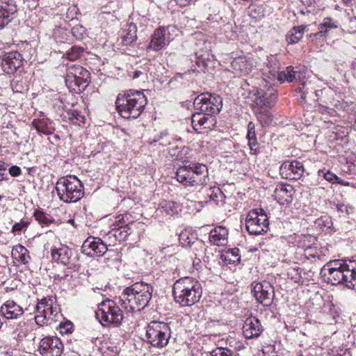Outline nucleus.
Here are the masks:
<instances>
[{"instance_id":"obj_15","label":"nucleus","mask_w":356,"mask_h":356,"mask_svg":"<svg viewBox=\"0 0 356 356\" xmlns=\"http://www.w3.org/2000/svg\"><path fill=\"white\" fill-rule=\"evenodd\" d=\"M38 350L43 356H60L63 344L57 337H47L40 341Z\"/></svg>"},{"instance_id":"obj_14","label":"nucleus","mask_w":356,"mask_h":356,"mask_svg":"<svg viewBox=\"0 0 356 356\" xmlns=\"http://www.w3.org/2000/svg\"><path fill=\"white\" fill-rule=\"evenodd\" d=\"M252 292L258 302L264 307H270L275 296L274 287L267 281L257 282L253 285Z\"/></svg>"},{"instance_id":"obj_61","label":"nucleus","mask_w":356,"mask_h":356,"mask_svg":"<svg viewBox=\"0 0 356 356\" xmlns=\"http://www.w3.org/2000/svg\"><path fill=\"white\" fill-rule=\"evenodd\" d=\"M8 174L0 172V181H4V180H8Z\"/></svg>"},{"instance_id":"obj_2","label":"nucleus","mask_w":356,"mask_h":356,"mask_svg":"<svg viewBox=\"0 0 356 356\" xmlns=\"http://www.w3.org/2000/svg\"><path fill=\"white\" fill-rule=\"evenodd\" d=\"M153 286L144 282H136L125 288L119 298V303L127 312H140L152 299Z\"/></svg>"},{"instance_id":"obj_20","label":"nucleus","mask_w":356,"mask_h":356,"mask_svg":"<svg viewBox=\"0 0 356 356\" xmlns=\"http://www.w3.org/2000/svg\"><path fill=\"white\" fill-rule=\"evenodd\" d=\"M23 63V58L18 51H10L1 58V65L4 72L13 74Z\"/></svg>"},{"instance_id":"obj_19","label":"nucleus","mask_w":356,"mask_h":356,"mask_svg":"<svg viewBox=\"0 0 356 356\" xmlns=\"http://www.w3.org/2000/svg\"><path fill=\"white\" fill-rule=\"evenodd\" d=\"M334 92L330 88L314 90V101L318 102L320 111L327 113L333 111L330 106L334 104Z\"/></svg>"},{"instance_id":"obj_60","label":"nucleus","mask_w":356,"mask_h":356,"mask_svg":"<svg viewBox=\"0 0 356 356\" xmlns=\"http://www.w3.org/2000/svg\"><path fill=\"white\" fill-rule=\"evenodd\" d=\"M247 138L250 139L257 138L255 131H248Z\"/></svg>"},{"instance_id":"obj_11","label":"nucleus","mask_w":356,"mask_h":356,"mask_svg":"<svg viewBox=\"0 0 356 356\" xmlns=\"http://www.w3.org/2000/svg\"><path fill=\"white\" fill-rule=\"evenodd\" d=\"M268 225V218L263 209H253L246 217L245 227L250 234H261L267 232Z\"/></svg>"},{"instance_id":"obj_1","label":"nucleus","mask_w":356,"mask_h":356,"mask_svg":"<svg viewBox=\"0 0 356 356\" xmlns=\"http://www.w3.org/2000/svg\"><path fill=\"white\" fill-rule=\"evenodd\" d=\"M321 273L332 285H342L356 289V261L348 258L331 260L321 268Z\"/></svg>"},{"instance_id":"obj_12","label":"nucleus","mask_w":356,"mask_h":356,"mask_svg":"<svg viewBox=\"0 0 356 356\" xmlns=\"http://www.w3.org/2000/svg\"><path fill=\"white\" fill-rule=\"evenodd\" d=\"M52 259L63 266H67V270L78 271L80 265L75 264L72 259V251L65 245L60 244L58 246H54L51 250Z\"/></svg>"},{"instance_id":"obj_62","label":"nucleus","mask_w":356,"mask_h":356,"mask_svg":"<svg viewBox=\"0 0 356 356\" xmlns=\"http://www.w3.org/2000/svg\"><path fill=\"white\" fill-rule=\"evenodd\" d=\"M254 127V124L252 122H250L248 125V131H255Z\"/></svg>"},{"instance_id":"obj_58","label":"nucleus","mask_w":356,"mask_h":356,"mask_svg":"<svg viewBox=\"0 0 356 356\" xmlns=\"http://www.w3.org/2000/svg\"><path fill=\"white\" fill-rule=\"evenodd\" d=\"M337 209L341 213H348V207L344 204H339L337 205Z\"/></svg>"},{"instance_id":"obj_32","label":"nucleus","mask_w":356,"mask_h":356,"mask_svg":"<svg viewBox=\"0 0 356 356\" xmlns=\"http://www.w3.org/2000/svg\"><path fill=\"white\" fill-rule=\"evenodd\" d=\"M191 150L188 147L171 148L169 151L170 154L174 157V160L180 161L183 163L189 162L190 153Z\"/></svg>"},{"instance_id":"obj_38","label":"nucleus","mask_w":356,"mask_h":356,"mask_svg":"<svg viewBox=\"0 0 356 356\" xmlns=\"http://www.w3.org/2000/svg\"><path fill=\"white\" fill-rule=\"evenodd\" d=\"M254 112L257 115V120L260 122L262 127H267L273 122V115L269 111L266 109V108H254Z\"/></svg>"},{"instance_id":"obj_16","label":"nucleus","mask_w":356,"mask_h":356,"mask_svg":"<svg viewBox=\"0 0 356 356\" xmlns=\"http://www.w3.org/2000/svg\"><path fill=\"white\" fill-rule=\"evenodd\" d=\"M108 251L107 245L99 238L88 237L81 246V252L89 257H102Z\"/></svg>"},{"instance_id":"obj_44","label":"nucleus","mask_w":356,"mask_h":356,"mask_svg":"<svg viewBox=\"0 0 356 356\" xmlns=\"http://www.w3.org/2000/svg\"><path fill=\"white\" fill-rule=\"evenodd\" d=\"M84 51L85 49L83 47L74 45L65 53V56L68 60L73 61L80 58L83 55Z\"/></svg>"},{"instance_id":"obj_36","label":"nucleus","mask_w":356,"mask_h":356,"mask_svg":"<svg viewBox=\"0 0 356 356\" xmlns=\"http://www.w3.org/2000/svg\"><path fill=\"white\" fill-rule=\"evenodd\" d=\"M207 196L216 204L222 205L225 202V195L219 187L213 186L207 189Z\"/></svg>"},{"instance_id":"obj_23","label":"nucleus","mask_w":356,"mask_h":356,"mask_svg":"<svg viewBox=\"0 0 356 356\" xmlns=\"http://www.w3.org/2000/svg\"><path fill=\"white\" fill-rule=\"evenodd\" d=\"M254 96V102L257 106L256 108H270L277 100V95L272 90L257 89Z\"/></svg>"},{"instance_id":"obj_25","label":"nucleus","mask_w":356,"mask_h":356,"mask_svg":"<svg viewBox=\"0 0 356 356\" xmlns=\"http://www.w3.org/2000/svg\"><path fill=\"white\" fill-rule=\"evenodd\" d=\"M17 10V6L13 0L0 1V29L11 21Z\"/></svg>"},{"instance_id":"obj_42","label":"nucleus","mask_w":356,"mask_h":356,"mask_svg":"<svg viewBox=\"0 0 356 356\" xmlns=\"http://www.w3.org/2000/svg\"><path fill=\"white\" fill-rule=\"evenodd\" d=\"M297 90L301 93V99L304 102H306L307 99L314 100L315 90H314V88L311 87L310 82L302 83V86L298 88Z\"/></svg>"},{"instance_id":"obj_24","label":"nucleus","mask_w":356,"mask_h":356,"mask_svg":"<svg viewBox=\"0 0 356 356\" xmlns=\"http://www.w3.org/2000/svg\"><path fill=\"white\" fill-rule=\"evenodd\" d=\"M172 28L173 26H168V27L159 26L156 29L151 36V41L147 45V49L154 51H159L163 49L166 45V31Z\"/></svg>"},{"instance_id":"obj_46","label":"nucleus","mask_w":356,"mask_h":356,"mask_svg":"<svg viewBox=\"0 0 356 356\" xmlns=\"http://www.w3.org/2000/svg\"><path fill=\"white\" fill-rule=\"evenodd\" d=\"M239 250L238 248L230 249L224 255V259L229 261L230 263H236L240 261Z\"/></svg>"},{"instance_id":"obj_27","label":"nucleus","mask_w":356,"mask_h":356,"mask_svg":"<svg viewBox=\"0 0 356 356\" xmlns=\"http://www.w3.org/2000/svg\"><path fill=\"white\" fill-rule=\"evenodd\" d=\"M32 126L39 134L49 136L53 134L55 131L54 122L47 118L33 119Z\"/></svg>"},{"instance_id":"obj_63","label":"nucleus","mask_w":356,"mask_h":356,"mask_svg":"<svg viewBox=\"0 0 356 356\" xmlns=\"http://www.w3.org/2000/svg\"><path fill=\"white\" fill-rule=\"evenodd\" d=\"M337 184H341L342 186H349V183L348 181H346L344 180H342L339 178V181H337Z\"/></svg>"},{"instance_id":"obj_47","label":"nucleus","mask_w":356,"mask_h":356,"mask_svg":"<svg viewBox=\"0 0 356 356\" xmlns=\"http://www.w3.org/2000/svg\"><path fill=\"white\" fill-rule=\"evenodd\" d=\"M318 175L323 177L325 179L332 184H337L339 180V177L330 170L325 171V170H320Z\"/></svg>"},{"instance_id":"obj_41","label":"nucleus","mask_w":356,"mask_h":356,"mask_svg":"<svg viewBox=\"0 0 356 356\" xmlns=\"http://www.w3.org/2000/svg\"><path fill=\"white\" fill-rule=\"evenodd\" d=\"M248 15L250 17L255 19H261L266 15L265 7L264 5L252 4L248 7Z\"/></svg>"},{"instance_id":"obj_5","label":"nucleus","mask_w":356,"mask_h":356,"mask_svg":"<svg viewBox=\"0 0 356 356\" xmlns=\"http://www.w3.org/2000/svg\"><path fill=\"white\" fill-rule=\"evenodd\" d=\"M56 191L64 202H76L84 194L82 182L74 175L62 177L56 184Z\"/></svg>"},{"instance_id":"obj_28","label":"nucleus","mask_w":356,"mask_h":356,"mask_svg":"<svg viewBox=\"0 0 356 356\" xmlns=\"http://www.w3.org/2000/svg\"><path fill=\"white\" fill-rule=\"evenodd\" d=\"M273 196L280 204H289L292 201L293 187L291 185H278Z\"/></svg>"},{"instance_id":"obj_64","label":"nucleus","mask_w":356,"mask_h":356,"mask_svg":"<svg viewBox=\"0 0 356 356\" xmlns=\"http://www.w3.org/2000/svg\"><path fill=\"white\" fill-rule=\"evenodd\" d=\"M353 74L355 76H356V60L353 63Z\"/></svg>"},{"instance_id":"obj_18","label":"nucleus","mask_w":356,"mask_h":356,"mask_svg":"<svg viewBox=\"0 0 356 356\" xmlns=\"http://www.w3.org/2000/svg\"><path fill=\"white\" fill-rule=\"evenodd\" d=\"M304 171L303 164L297 160L285 161L280 167V172L282 177L289 179H300Z\"/></svg>"},{"instance_id":"obj_30","label":"nucleus","mask_w":356,"mask_h":356,"mask_svg":"<svg viewBox=\"0 0 356 356\" xmlns=\"http://www.w3.org/2000/svg\"><path fill=\"white\" fill-rule=\"evenodd\" d=\"M1 312L7 319L18 318L23 314L22 308L13 300H7L1 307Z\"/></svg>"},{"instance_id":"obj_53","label":"nucleus","mask_w":356,"mask_h":356,"mask_svg":"<svg viewBox=\"0 0 356 356\" xmlns=\"http://www.w3.org/2000/svg\"><path fill=\"white\" fill-rule=\"evenodd\" d=\"M28 225H29V223L27 222H24V221H20L19 222H16L13 226L12 232L13 233H19L24 228H26L28 227Z\"/></svg>"},{"instance_id":"obj_45","label":"nucleus","mask_w":356,"mask_h":356,"mask_svg":"<svg viewBox=\"0 0 356 356\" xmlns=\"http://www.w3.org/2000/svg\"><path fill=\"white\" fill-rule=\"evenodd\" d=\"M211 356H237L233 350L228 348L218 347L210 352Z\"/></svg>"},{"instance_id":"obj_49","label":"nucleus","mask_w":356,"mask_h":356,"mask_svg":"<svg viewBox=\"0 0 356 356\" xmlns=\"http://www.w3.org/2000/svg\"><path fill=\"white\" fill-rule=\"evenodd\" d=\"M72 34L77 40H81L86 34V29L81 25H76L72 29Z\"/></svg>"},{"instance_id":"obj_55","label":"nucleus","mask_w":356,"mask_h":356,"mask_svg":"<svg viewBox=\"0 0 356 356\" xmlns=\"http://www.w3.org/2000/svg\"><path fill=\"white\" fill-rule=\"evenodd\" d=\"M9 174L12 177H18L22 174L21 168L17 165H12L9 169Z\"/></svg>"},{"instance_id":"obj_6","label":"nucleus","mask_w":356,"mask_h":356,"mask_svg":"<svg viewBox=\"0 0 356 356\" xmlns=\"http://www.w3.org/2000/svg\"><path fill=\"white\" fill-rule=\"evenodd\" d=\"M280 63L275 56L270 55L267 57L264 66L261 68L264 79L268 82L278 81L280 83L287 81L291 83L296 79V73L293 66L286 67L283 71H280Z\"/></svg>"},{"instance_id":"obj_50","label":"nucleus","mask_w":356,"mask_h":356,"mask_svg":"<svg viewBox=\"0 0 356 356\" xmlns=\"http://www.w3.org/2000/svg\"><path fill=\"white\" fill-rule=\"evenodd\" d=\"M222 30L228 40H233L236 37V31H233V27L231 24L227 23L225 24L223 26Z\"/></svg>"},{"instance_id":"obj_9","label":"nucleus","mask_w":356,"mask_h":356,"mask_svg":"<svg viewBox=\"0 0 356 356\" xmlns=\"http://www.w3.org/2000/svg\"><path fill=\"white\" fill-rule=\"evenodd\" d=\"M193 105L195 110L206 112L216 116L222 109V99L219 95L204 92L195 98Z\"/></svg>"},{"instance_id":"obj_26","label":"nucleus","mask_w":356,"mask_h":356,"mask_svg":"<svg viewBox=\"0 0 356 356\" xmlns=\"http://www.w3.org/2000/svg\"><path fill=\"white\" fill-rule=\"evenodd\" d=\"M189 166L193 174L195 186L207 184L209 179L207 166L200 163H191Z\"/></svg>"},{"instance_id":"obj_21","label":"nucleus","mask_w":356,"mask_h":356,"mask_svg":"<svg viewBox=\"0 0 356 356\" xmlns=\"http://www.w3.org/2000/svg\"><path fill=\"white\" fill-rule=\"evenodd\" d=\"M231 65L235 72L240 76L249 74L256 66L254 59L247 56H240L235 58Z\"/></svg>"},{"instance_id":"obj_29","label":"nucleus","mask_w":356,"mask_h":356,"mask_svg":"<svg viewBox=\"0 0 356 356\" xmlns=\"http://www.w3.org/2000/svg\"><path fill=\"white\" fill-rule=\"evenodd\" d=\"M209 241L217 246L227 245L228 242V230L227 228L218 226L211 229L209 233Z\"/></svg>"},{"instance_id":"obj_52","label":"nucleus","mask_w":356,"mask_h":356,"mask_svg":"<svg viewBox=\"0 0 356 356\" xmlns=\"http://www.w3.org/2000/svg\"><path fill=\"white\" fill-rule=\"evenodd\" d=\"M142 77L143 79L147 78V70L145 67H141L140 70H136L133 72L132 78L134 79Z\"/></svg>"},{"instance_id":"obj_3","label":"nucleus","mask_w":356,"mask_h":356,"mask_svg":"<svg viewBox=\"0 0 356 356\" xmlns=\"http://www.w3.org/2000/svg\"><path fill=\"white\" fill-rule=\"evenodd\" d=\"M147 104V99L143 92L135 90L119 93L115 100L118 113L127 120L138 118L143 112Z\"/></svg>"},{"instance_id":"obj_10","label":"nucleus","mask_w":356,"mask_h":356,"mask_svg":"<svg viewBox=\"0 0 356 356\" xmlns=\"http://www.w3.org/2000/svg\"><path fill=\"white\" fill-rule=\"evenodd\" d=\"M90 72L81 65H70L67 67L65 76L66 86L74 90H84L90 81Z\"/></svg>"},{"instance_id":"obj_57","label":"nucleus","mask_w":356,"mask_h":356,"mask_svg":"<svg viewBox=\"0 0 356 356\" xmlns=\"http://www.w3.org/2000/svg\"><path fill=\"white\" fill-rule=\"evenodd\" d=\"M180 241H184L187 243V245H191L193 242L189 239L188 236L186 233H181L179 238Z\"/></svg>"},{"instance_id":"obj_48","label":"nucleus","mask_w":356,"mask_h":356,"mask_svg":"<svg viewBox=\"0 0 356 356\" xmlns=\"http://www.w3.org/2000/svg\"><path fill=\"white\" fill-rule=\"evenodd\" d=\"M162 209H163L167 214L172 215L177 212V203L172 201L164 202L161 204Z\"/></svg>"},{"instance_id":"obj_54","label":"nucleus","mask_w":356,"mask_h":356,"mask_svg":"<svg viewBox=\"0 0 356 356\" xmlns=\"http://www.w3.org/2000/svg\"><path fill=\"white\" fill-rule=\"evenodd\" d=\"M248 145L250 146V151L252 154H257L259 153L257 138L250 139L248 140Z\"/></svg>"},{"instance_id":"obj_17","label":"nucleus","mask_w":356,"mask_h":356,"mask_svg":"<svg viewBox=\"0 0 356 356\" xmlns=\"http://www.w3.org/2000/svg\"><path fill=\"white\" fill-rule=\"evenodd\" d=\"M191 123L193 129L198 132L202 129H212L216 124V116L197 111L192 115Z\"/></svg>"},{"instance_id":"obj_43","label":"nucleus","mask_w":356,"mask_h":356,"mask_svg":"<svg viewBox=\"0 0 356 356\" xmlns=\"http://www.w3.org/2000/svg\"><path fill=\"white\" fill-rule=\"evenodd\" d=\"M33 216L42 227L49 226L54 222L52 217L42 211L36 210L34 212Z\"/></svg>"},{"instance_id":"obj_35","label":"nucleus","mask_w":356,"mask_h":356,"mask_svg":"<svg viewBox=\"0 0 356 356\" xmlns=\"http://www.w3.org/2000/svg\"><path fill=\"white\" fill-rule=\"evenodd\" d=\"M131 227L129 225H121L117 228H113L109 232V234L115 237L117 241L121 242L125 241L131 234Z\"/></svg>"},{"instance_id":"obj_51","label":"nucleus","mask_w":356,"mask_h":356,"mask_svg":"<svg viewBox=\"0 0 356 356\" xmlns=\"http://www.w3.org/2000/svg\"><path fill=\"white\" fill-rule=\"evenodd\" d=\"M60 332L64 334L71 333L73 329V324L70 321L60 323L59 325Z\"/></svg>"},{"instance_id":"obj_8","label":"nucleus","mask_w":356,"mask_h":356,"mask_svg":"<svg viewBox=\"0 0 356 356\" xmlns=\"http://www.w3.org/2000/svg\"><path fill=\"white\" fill-rule=\"evenodd\" d=\"M120 303L110 299L103 300L98 305L95 316L103 326L112 325L119 327L124 318L123 312L120 307Z\"/></svg>"},{"instance_id":"obj_40","label":"nucleus","mask_w":356,"mask_h":356,"mask_svg":"<svg viewBox=\"0 0 356 356\" xmlns=\"http://www.w3.org/2000/svg\"><path fill=\"white\" fill-rule=\"evenodd\" d=\"M338 24L331 17H325L323 22L319 25V31L315 35H325V34L332 29H337Z\"/></svg>"},{"instance_id":"obj_39","label":"nucleus","mask_w":356,"mask_h":356,"mask_svg":"<svg viewBox=\"0 0 356 356\" xmlns=\"http://www.w3.org/2000/svg\"><path fill=\"white\" fill-rule=\"evenodd\" d=\"M54 297L43 298L37 304L36 310L38 313L47 314L49 311L50 314H53Z\"/></svg>"},{"instance_id":"obj_13","label":"nucleus","mask_w":356,"mask_h":356,"mask_svg":"<svg viewBox=\"0 0 356 356\" xmlns=\"http://www.w3.org/2000/svg\"><path fill=\"white\" fill-rule=\"evenodd\" d=\"M304 240V253L303 255L307 259H314V261H324L325 257L328 252V249L321 247L318 243L316 238L314 236H305Z\"/></svg>"},{"instance_id":"obj_31","label":"nucleus","mask_w":356,"mask_h":356,"mask_svg":"<svg viewBox=\"0 0 356 356\" xmlns=\"http://www.w3.org/2000/svg\"><path fill=\"white\" fill-rule=\"evenodd\" d=\"M122 42L124 45H131L137 40V26L135 24L131 23L123 31L122 35Z\"/></svg>"},{"instance_id":"obj_33","label":"nucleus","mask_w":356,"mask_h":356,"mask_svg":"<svg viewBox=\"0 0 356 356\" xmlns=\"http://www.w3.org/2000/svg\"><path fill=\"white\" fill-rule=\"evenodd\" d=\"M12 257L17 261L26 264L29 262L30 256L28 250L21 244L16 245L12 250Z\"/></svg>"},{"instance_id":"obj_34","label":"nucleus","mask_w":356,"mask_h":356,"mask_svg":"<svg viewBox=\"0 0 356 356\" xmlns=\"http://www.w3.org/2000/svg\"><path fill=\"white\" fill-rule=\"evenodd\" d=\"M188 170L186 165H182L177 168L176 172L177 180L186 186H195L194 179L189 177Z\"/></svg>"},{"instance_id":"obj_4","label":"nucleus","mask_w":356,"mask_h":356,"mask_svg":"<svg viewBox=\"0 0 356 356\" xmlns=\"http://www.w3.org/2000/svg\"><path fill=\"white\" fill-rule=\"evenodd\" d=\"M172 295L175 301L181 307H190L200 301L202 296V287L196 279L184 277L174 283Z\"/></svg>"},{"instance_id":"obj_59","label":"nucleus","mask_w":356,"mask_h":356,"mask_svg":"<svg viewBox=\"0 0 356 356\" xmlns=\"http://www.w3.org/2000/svg\"><path fill=\"white\" fill-rule=\"evenodd\" d=\"M57 277H58V278L63 280V279H67L68 277H71L72 276L69 274V271L67 270V271H63L62 273L58 274Z\"/></svg>"},{"instance_id":"obj_7","label":"nucleus","mask_w":356,"mask_h":356,"mask_svg":"<svg viewBox=\"0 0 356 356\" xmlns=\"http://www.w3.org/2000/svg\"><path fill=\"white\" fill-rule=\"evenodd\" d=\"M171 334L168 323L152 321L145 327V341L154 348L162 349L169 343Z\"/></svg>"},{"instance_id":"obj_56","label":"nucleus","mask_w":356,"mask_h":356,"mask_svg":"<svg viewBox=\"0 0 356 356\" xmlns=\"http://www.w3.org/2000/svg\"><path fill=\"white\" fill-rule=\"evenodd\" d=\"M40 314H41L35 316V321L38 325H42L45 323L47 314H42V313H40Z\"/></svg>"},{"instance_id":"obj_22","label":"nucleus","mask_w":356,"mask_h":356,"mask_svg":"<svg viewBox=\"0 0 356 356\" xmlns=\"http://www.w3.org/2000/svg\"><path fill=\"white\" fill-rule=\"evenodd\" d=\"M243 334L246 339H254L259 337L264 331L260 321L255 316L247 318L242 327Z\"/></svg>"},{"instance_id":"obj_37","label":"nucleus","mask_w":356,"mask_h":356,"mask_svg":"<svg viewBox=\"0 0 356 356\" xmlns=\"http://www.w3.org/2000/svg\"><path fill=\"white\" fill-rule=\"evenodd\" d=\"M306 26L301 25L293 27L286 35V41L289 44L298 43L303 37Z\"/></svg>"}]
</instances>
